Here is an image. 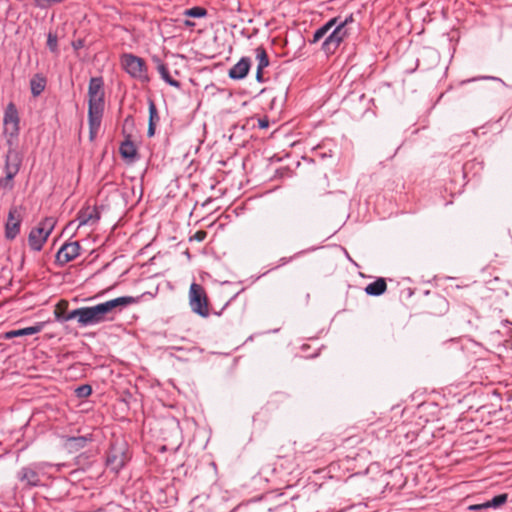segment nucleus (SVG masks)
<instances>
[{
  "mask_svg": "<svg viewBox=\"0 0 512 512\" xmlns=\"http://www.w3.org/2000/svg\"><path fill=\"white\" fill-rule=\"evenodd\" d=\"M138 297L121 296L90 307L70 311L66 320L77 319L81 327L94 326L108 320V314L117 307H125L138 302Z\"/></svg>",
  "mask_w": 512,
  "mask_h": 512,
  "instance_id": "f257e3e1",
  "label": "nucleus"
},
{
  "mask_svg": "<svg viewBox=\"0 0 512 512\" xmlns=\"http://www.w3.org/2000/svg\"><path fill=\"white\" fill-rule=\"evenodd\" d=\"M88 122L89 137L94 140L101 125L104 112V89L103 80L100 77H93L88 86Z\"/></svg>",
  "mask_w": 512,
  "mask_h": 512,
  "instance_id": "f03ea898",
  "label": "nucleus"
},
{
  "mask_svg": "<svg viewBox=\"0 0 512 512\" xmlns=\"http://www.w3.org/2000/svg\"><path fill=\"white\" fill-rule=\"evenodd\" d=\"M20 133V118L16 106L9 103L3 116V136L9 148H15Z\"/></svg>",
  "mask_w": 512,
  "mask_h": 512,
  "instance_id": "7ed1b4c3",
  "label": "nucleus"
},
{
  "mask_svg": "<svg viewBox=\"0 0 512 512\" xmlns=\"http://www.w3.org/2000/svg\"><path fill=\"white\" fill-rule=\"evenodd\" d=\"M56 223L57 221L54 217H46L30 231L28 244L32 250L40 251L42 249Z\"/></svg>",
  "mask_w": 512,
  "mask_h": 512,
  "instance_id": "20e7f679",
  "label": "nucleus"
},
{
  "mask_svg": "<svg viewBox=\"0 0 512 512\" xmlns=\"http://www.w3.org/2000/svg\"><path fill=\"white\" fill-rule=\"evenodd\" d=\"M189 304L192 311L201 317L209 316L208 302L204 289L197 283H192L189 289Z\"/></svg>",
  "mask_w": 512,
  "mask_h": 512,
  "instance_id": "39448f33",
  "label": "nucleus"
},
{
  "mask_svg": "<svg viewBox=\"0 0 512 512\" xmlns=\"http://www.w3.org/2000/svg\"><path fill=\"white\" fill-rule=\"evenodd\" d=\"M122 65L131 77L143 82L149 81L145 63L141 58L132 54H125L122 57Z\"/></svg>",
  "mask_w": 512,
  "mask_h": 512,
  "instance_id": "423d86ee",
  "label": "nucleus"
},
{
  "mask_svg": "<svg viewBox=\"0 0 512 512\" xmlns=\"http://www.w3.org/2000/svg\"><path fill=\"white\" fill-rule=\"evenodd\" d=\"M23 220V207L12 206L9 209L7 221L5 223V237L13 240L20 232V226Z\"/></svg>",
  "mask_w": 512,
  "mask_h": 512,
  "instance_id": "0eeeda50",
  "label": "nucleus"
},
{
  "mask_svg": "<svg viewBox=\"0 0 512 512\" xmlns=\"http://www.w3.org/2000/svg\"><path fill=\"white\" fill-rule=\"evenodd\" d=\"M100 218L101 214L97 206L84 205L78 211L76 220L69 222L66 228L68 229L73 227L76 221L78 222V228L81 226L95 225L99 222Z\"/></svg>",
  "mask_w": 512,
  "mask_h": 512,
  "instance_id": "6e6552de",
  "label": "nucleus"
},
{
  "mask_svg": "<svg viewBox=\"0 0 512 512\" xmlns=\"http://www.w3.org/2000/svg\"><path fill=\"white\" fill-rule=\"evenodd\" d=\"M19 166L20 161L18 159L17 153L15 152L14 148H9L5 162L6 176L4 179L0 180V186L8 189L12 188V180L14 176L18 173Z\"/></svg>",
  "mask_w": 512,
  "mask_h": 512,
  "instance_id": "1a4fd4ad",
  "label": "nucleus"
},
{
  "mask_svg": "<svg viewBox=\"0 0 512 512\" xmlns=\"http://www.w3.org/2000/svg\"><path fill=\"white\" fill-rule=\"evenodd\" d=\"M80 253L78 242H70L62 245L56 254V262L59 265H65L75 259Z\"/></svg>",
  "mask_w": 512,
  "mask_h": 512,
  "instance_id": "9d476101",
  "label": "nucleus"
},
{
  "mask_svg": "<svg viewBox=\"0 0 512 512\" xmlns=\"http://www.w3.org/2000/svg\"><path fill=\"white\" fill-rule=\"evenodd\" d=\"M125 453L122 449L112 448L107 457L106 465L114 472H118L125 465Z\"/></svg>",
  "mask_w": 512,
  "mask_h": 512,
  "instance_id": "9b49d317",
  "label": "nucleus"
},
{
  "mask_svg": "<svg viewBox=\"0 0 512 512\" xmlns=\"http://www.w3.org/2000/svg\"><path fill=\"white\" fill-rule=\"evenodd\" d=\"M251 61L248 57H242L230 70L229 77L231 79H243L249 72Z\"/></svg>",
  "mask_w": 512,
  "mask_h": 512,
  "instance_id": "f8f14e48",
  "label": "nucleus"
},
{
  "mask_svg": "<svg viewBox=\"0 0 512 512\" xmlns=\"http://www.w3.org/2000/svg\"><path fill=\"white\" fill-rule=\"evenodd\" d=\"M45 326L44 322H38L33 326L25 327L17 330H11L4 334L5 339H12L15 337H22V336H28L33 335L41 332Z\"/></svg>",
  "mask_w": 512,
  "mask_h": 512,
  "instance_id": "ddd939ff",
  "label": "nucleus"
},
{
  "mask_svg": "<svg viewBox=\"0 0 512 512\" xmlns=\"http://www.w3.org/2000/svg\"><path fill=\"white\" fill-rule=\"evenodd\" d=\"M350 21H352V16L347 17L344 20H340L339 17H335L329 20L322 27L318 28L315 32H328L333 27L334 30L332 32H340Z\"/></svg>",
  "mask_w": 512,
  "mask_h": 512,
  "instance_id": "4468645a",
  "label": "nucleus"
},
{
  "mask_svg": "<svg viewBox=\"0 0 512 512\" xmlns=\"http://www.w3.org/2000/svg\"><path fill=\"white\" fill-rule=\"evenodd\" d=\"M154 61L156 62L157 71L159 72L163 81L172 87L179 88L180 83L171 77L166 65L158 58H154Z\"/></svg>",
  "mask_w": 512,
  "mask_h": 512,
  "instance_id": "2eb2a0df",
  "label": "nucleus"
},
{
  "mask_svg": "<svg viewBox=\"0 0 512 512\" xmlns=\"http://www.w3.org/2000/svg\"><path fill=\"white\" fill-rule=\"evenodd\" d=\"M87 442L86 437L78 436V437H65L63 439L64 447L69 452H76L79 449L83 448Z\"/></svg>",
  "mask_w": 512,
  "mask_h": 512,
  "instance_id": "dca6fc26",
  "label": "nucleus"
},
{
  "mask_svg": "<svg viewBox=\"0 0 512 512\" xmlns=\"http://www.w3.org/2000/svg\"><path fill=\"white\" fill-rule=\"evenodd\" d=\"M19 479L31 487H36L40 484L38 474L30 468H23L19 474Z\"/></svg>",
  "mask_w": 512,
  "mask_h": 512,
  "instance_id": "f3484780",
  "label": "nucleus"
},
{
  "mask_svg": "<svg viewBox=\"0 0 512 512\" xmlns=\"http://www.w3.org/2000/svg\"><path fill=\"white\" fill-rule=\"evenodd\" d=\"M343 37L341 34H329L327 38H325L322 48L326 54L333 53L335 49L342 42Z\"/></svg>",
  "mask_w": 512,
  "mask_h": 512,
  "instance_id": "a211bd4d",
  "label": "nucleus"
},
{
  "mask_svg": "<svg viewBox=\"0 0 512 512\" xmlns=\"http://www.w3.org/2000/svg\"><path fill=\"white\" fill-rule=\"evenodd\" d=\"M149 109V125L147 134L149 137H152L155 134V124L159 121V116L157 113L156 106L153 101H149L148 105Z\"/></svg>",
  "mask_w": 512,
  "mask_h": 512,
  "instance_id": "6ab92c4d",
  "label": "nucleus"
},
{
  "mask_svg": "<svg viewBox=\"0 0 512 512\" xmlns=\"http://www.w3.org/2000/svg\"><path fill=\"white\" fill-rule=\"evenodd\" d=\"M365 292L370 296H379L384 293V278H378L366 286Z\"/></svg>",
  "mask_w": 512,
  "mask_h": 512,
  "instance_id": "aec40b11",
  "label": "nucleus"
},
{
  "mask_svg": "<svg viewBox=\"0 0 512 512\" xmlns=\"http://www.w3.org/2000/svg\"><path fill=\"white\" fill-rule=\"evenodd\" d=\"M46 81L42 76L36 75L30 81L31 93L33 96H39L45 89Z\"/></svg>",
  "mask_w": 512,
  "mask_h": 512,
  "instance_id": "412c9836",
  "label": "nucleus"
},
{
  "mask_svg": "<svg viewBox=\"0 0 512 512\" xmlns=\"http://www.w3.org/2000/svg\"><path fill=\"white\" fill-rule=\"evenodd\" d=\"M120 153L123 158L133 160L137 155V149L131 141H125L120 146Z\"/></svg>",
  "mask_w": 512,
  "mask_h": 512,
  "instance_id": "4be33fe9",
  "label": "nucleus"
},
{
  "mask_svg": "<svg viewBox=\"0 0 512 512\" xmlns=\"http://www.w3.org/2000/svg\"><path fill=\"white\" fill-rule=\"evenodd\" d=\"M255 52L257 59V69L263 70L269 65V60L266 51L263 48L258 47L256 48Z\"/></svg>",
  "mask_w": 512,
  "mask_h": 512,
  "instance_id": "5701e85b",
  "label": "nucleus"
},
{
  "mask_svg": "<svg viewBox=\"0 0 512 512\" xmlns=\"http://www.w3.org/2000/svg\"><path fill=\"white\" fill-rule=\"evenodd\" d=\"M507 494H499V495H496L495 497H493L491 500L489 501H486L485 502V505L489 508H498L500 506H502L503 504L506 503L507 501Z\"/></svg>",
  "mask_w": 512,
  "mask_h": 512,
  "instance_id": "b1692460",
  "label": "nucleus"
},
{
  "mask_svg": "<svg viewBox=\"0 0 512 512\" xmlns=\"http://www.w3.org/2000/svg\"><path fill=\"white\" fill-rule=\"evenodd\" d=\"M206 14H207L206 9L203 7H199V6L187 9L184 12V15H186L188 17H194V18L195 17H204Z\"/></svg>",
  "mask_w": 512,
  "mask_h": 512,
  "instance_id": "393cba45",
  "label": "nucleus"
},
{
  "mask_svg": "<svg viewBox=\"0 0 512 512\" xmlns=\"http://www.w3.org/2000/svg\"><path fill=\"white\" fill-rule=\"evenodd\" d=\"M33 1H34L35 6L41 8V9H45L54 4L62 3L65 0H33Z\"/></svg>",
  "mask_w": 512,
  "mask_h": 512,
  "instance_id": "a878e982",
  "label": "nucleus"
},
{
  "mask_svg": "<svg viewBox=\"0 0 512 512\" xmlns=\"http://www.w3.org/2000/svg\"><path fill=\"white\" fill-rule=\"evenodd\" d=\"M57 34H48L47 45L52 52H57Z\"/></svg>",
  "mask_w": 512,
  "mask_h": 512,
  "instance_id": "bb28decb",
  "label": "nucleus"
},
{
  "mask_svg": "<svg viewBox=\"0 0 512 512\" xmlns=\"http://www.w3.org/2000/svg\"><path fill=\"white\" fill-rule=\"evenodd\" d=\"M92 389L89 385H82L76 389L77 396L87 397L91 394Z\"/></svg>",
  "mask_w": 512,
  "mask_h": 512,
  "instance_id": "cd10ccee",
  "label": "nucleus"
},
{
  "mask_svg": "<svg viewBox=\"0 0 512 512\" xmlns=\"http://www.w3.org/2000/svg\"><path fill=\"white\" fill-rule=\"evenodd\" d=\"M489 507H487L485 505V502L484 503H481V504H475V505H470L468 507V509L470 511H482V510H485V509H488Z\"/></svg>",
  "mask_w": 512,
  "mask_h": 512,
  "instance_id": "c85d7f7f",
  "label": "nucleus"
},
{
  "mask_svg": "<svg viewBox=\"0 0 512 512\" xmlns=\"http://www.w3.org/2000/svg\"><path fill=\"white\" fill-rule=\"evenodd\" d=\"M258 126L261 129H266L269 126V121L267 118H262L258 120Z\"/></svg>",
  "mask_w": 512,
  "mask_h": 512,
  "instance_id": "c756f323",
  "label": "nucleus"
},
{
  "mask_svg": "<svg viewBox=\"0 0 512 512\" xmlns=\"http://www.w3.org/2000/svg\"><path fill=\"white\" fill-rule=\"evenodd\" d=\"M256 80L259 83H263L264 82L263 70L257 69V71H256Z\"/></svg>",
  "mask_w": 512,
  "mask_h": 512,
  "instance_id": "7c9ffc66",
  "label": "nucleus"
},
{
  "mask_svg": "<svg viewBox=\"0 0 512 512\" xmlns=\"http://www.w3.org/2000/svg\"><path fill=\"white\" fill-rule=\"evenodd\" d=\"M72 46L74 47L75 50H78L84 46V43H83V41L78 40V41L72 42Z\"/></svg>",
  "mask_w": 512,
  "mask_h": 512,
  "instance_id": "2f4dec72",
  "label": "nucleus"
},
{
  "mask_svg": "<svg viewBox=\"0 0 512 512\" xmlns=\"http://www.w3.org/2000/svg\"><path fill=\"white\" fill-rule=\"evenodd\" d=\"M325 34H313V38L310 41V43H317Z\"/></svg>",
  "mask_w": 512,
  "mask_h": 512,
  "instance_id": "473e14b6",
  "label": "nucleus"
},
{
  "mask_svg": "<svg viewBox=\"0 0 512 512\" xmlns=\"http://www.w3.org/2000/svg\"><path fill=\"white\" fill-rule=\"evenodd\" d=\"M185 25H188V26H191V25H194L193 23H191L190 21L188 20H184L182 21Z\"/></svg>",
  "mask_w": 512,
  "mask_h": 512,
  "instance_id": "72a5a7b5",
  "label": "nucleus"
}]
</instances>
